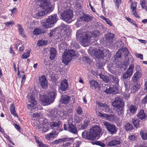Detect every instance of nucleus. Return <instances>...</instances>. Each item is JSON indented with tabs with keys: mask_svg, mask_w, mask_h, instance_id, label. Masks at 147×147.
Here are the masks:
<instances>
[{
	"mask_svg": "<svg viewBox=\"0 0 147 147\" xmlns=\"http://www.w3.org/2000/svg\"><path fill=\"white\" fill-rule=\"evenodd\" d=\"M38 5L34 8L32 15L34 18H40L52 11V7L49 0H38Z\"/></svg>",
	"mask_w": 147,
	"mask_h": 147,
	"instance_id": "1",
	"label": "nucleus"
},
{
	"mask_svg": "<svg viewBox=\"0 0 147 147\" xmlns=\"http://www.w3.org/2000/svg\"><path fill=\"white\" fill-rule=\"evenodd\" d=\"M99 34V32L98 31H95L93 33L89 32L87 33L78 30L76 33V38L80 41L82 45L86 47L96 40L95 38L98 36Z\"/></svg>",
	"mask_w": 147,
	"mask_h": 147,
	"instance_id": "2",
	"label": "nucleus"
},
{
	"mask_svg": "<svg viewBox=\"0 0 147 147\" xmlns=\"http://www.w3.org/2000/svg\"><path fill=\"white\" fill-rule=\"evenodd\" d=\"M69 3H65L63 6L58 8V14L61 16L62 19L68 23H71L72 21L73 11L70 7Z\"/></svg>",
	"mask_w": 147,
	"mask_h": 147,
	"instance_id": "3",
	"label": "nucleus"
},
{
	"mask_svg": "<svg viewBox=\"0 0 147 147\" xmlns=\"http://www.w3.org/2000/svg\"><path fill=\"white\" fill-rule=\"evenodd\" d=\"M101 132V129L98 125L92 127L88 131L85 130L82 133L83 138L90 140L96 139Z\"/></svg>",
	"mask_w": 147,
	"mask_h": 147,
	"instance_id": "4",
	"label": "nucleus"
},
{
	"mask_svg": "<svg viewBox=\"0 0 147 147\" xmlns=\"http://www.w3.org/2000/svg\"><path fill=\"white\" fill-rule=\"evenodd\" d=\"M57 95L56 90L55 89L49 90L47 95H45L43 98L41 99V103L44 106L49 105L53 103Z\"/></svg>",
	"mask_w": 147,
	"mask_h": 147,
	"instance_id": "5",
	"label": "nucleus"
},
{
	"mask_svg": "<svg viewBox=\"0 0 147 147\" xmlns=\"http://www.w3.org/2000/svg\"><path fill=\"white\" fill-rule=\"evenodd\" d=\"M77 53L73 50H66L63 55L62 61L65 64L67 65L73 58L77 57Z\"/></svg>",
	"mask_w": 147,
	"mask_h": 147,
	"instance_id": "6",
	"label": "nucleus"
},
{
	"mask_svg": "<svg viewBox=\"0 0 147 147\" xmlns=\"http://www.w3.org/2000/svg\"><path fill=\"white\" fill-rule=\"evenodd\" d=\"M123 98L121 96H118L115 97L114 100L112 102V105L116 107L119 114L120 112V114H122L123 112L122 107L121 105L123 104Z\"/></svg>",
	"mask_w": 147,
	"mask_h": 147,
	"instance_id": "7",
	"label": "nucleus"
},
{
	"mask_svg": "<svg viewBox=\"0 0 147 147\" xmlns=\"http://www.w3.org/2000/svg\"><path fill=\"white\" fill-rule=\"evenodd\" d=\"M38 122L40 124L36 127V129L42 132H46L49 130V127L47 119L44 118H40Z\"/></svg>",
	"mask_w": 147,
	"mask_h": 147,
	"instance_id": "8",
	"label": "nucleus"
},
{
	"mask_svg": "<svg viewBox=\"0 0 147 147\" xmlns=\"http://www.w3.org/2000/svg\"><path fill=\"white\" fill-rule=\"evenodd\" d=\"M57 20V15H53L49 16L46 20L45 22H43L41 23V25L45 28H49L51 27V25L56 23Z\"/></svg>",
	"mask_w": 147,
	"mask_h": 147,
	"instance_id": "9",
	"label": "nucleus"
},
{
	"mask_svg": "<svg viewBox=\"0 0 147 147\" xmlns=\"http://www.w3.org/2000/svg\"><path fill=\"white\" fill-rule=\"evenodd\" d=\"M27 98L29 103L27 104V107L29 109H33L36 108L37 103L35 100L34 96L32 93H29L27 96Z\"/></svg>",
	"mask_w": 147,
	"mask_h": 147,
	"instance_id": "10",
	"label": "nucleus"
},
{
	"mask_svg": "<svg viewBox=\"0 0 147 147\" xmlns=\"http://www.w3.org/2000/svg\"><path fill=\"white\" fill-rule=\"evenodd\" d=\"M72 112V110L71 109L65 108L61 111H58L57 116L61 119H64Z\"/></svg>",
	"mask_w": 147,
	"mask_h": 147,
	"instance_id": "11",
	"label": "nucleus"
},
{
	"mask_svg": "<svg viewBox=\"0 0 147 147\" xmlns=\"http://www.w3.org/2000/svg\"><path fill=\"white\" fill-rule=\"evenodd\" d=\"M103 124L107 130L111 134H114L117 132V128L115 125L111 124L110 123L106 121L104 122Z\"/></svg>",
	"mask_w": 147,
	"mask_h": 147,
	"instance_id": "12",
	"label": "nucleus"
},
{
	"mask_svg": "<svg viewBox=\"0 0 147 147\" xmlns=\"http://www.w3.org/2000/svg\"><path fill=\"white\" fill-rule=\"evenodd\" d=\"M49 125L52 129H56L61 131H62V124L59 121H53L51 122Z\"/></svg>",
	"mask_w": 147,
	"mask_h": 147,
	"instance_id": "13",
	"label": "nucleus"
},
{
	"mask_svg": "<svg viewBox=\"0 0 147 147\" xmlns=\"http://www.w3.org/2000/svg\"><path fill=\"white\" fill-rule=\"evenodd\" d=\"M105 87L106 89L105 90L104 92L106 93H116L118 92L117 88L113 85L106 84L105 85Z\"/></svg>",
	"mask_w": 147,
	"mask_h": 147,
	"instance_id": "14",
	"label": "nucleus"
},
{
	"mask_svg": "<svg viewBox=\"0 0 147 147\" xmlns=\"http://www.w3.org/2000/svg\"><path fill=\"white\" fill-rule=\"evenodd\" d=\"M134 69V65L133 64H131L126 72L123 75L122 78L125 79L131 76L133 73Z\"/></svg>",
	"mask_w": 147,
	"mask_h": 147,
	"instance_id": "15",
	"label": "nucleus"
},
{
	"mask_svg": "<svg viewBox=\"0 0 147 147\" xmlns=\"http://www.w3.org/2000/svg\"><path fill=\"white\" fill-rule=\"evenodd\" d=\"M72 121V119H71L69 121H68V127L67 130L69 131L74 134H76L77 133V129L76 127L73 124L71 123Z\"/></svg>",
	"mask_w": 147,
	"mask_h": 147,
	"instance_id": "16",
	"label": "nucleus"
},
{
	"mask_svg": "<svg viewBox=\"0 0 147 147\" xmlns=\"http://www.w3.org/2000/svg\"><path fill=\"white\" fill-rule=\"evenodd\" d=\"M68 87V84L67 80H63L61 82L59 89V92L61 93H63L62 92L65 91L67 89Z\"/></svg>",
	"mask_w": 147,
	"mask_h": 147,
	"instance_id": "17",
	"label": "nucleus"
},
{
	"mask_svg": "<svg viewBox=\"0 0 147 147\" xmlns=\"http://www.w3.org/2000/svg\"><path fill=\"white\" fill-rule=\"evenodd\" d=\"M99 48V47L98 48H97L95 50H94V55L98 59L102 58L103 56L105 55V53H103V52H105V51H103L102 49Z\"/></svg>",
	"mask_w": 147,
	"mask_h": 147,
	"instance_id": "18",
	"label": "nucleus"
},
{
	"mask_svg": "<svg viewBox=\"0 0 147 147\" xmlns=\"http://www.w3.org/2000/svg\"><path fill=\"white\" fill-rule=\"evenodd\" d=\"M39 83L42 88H46L47 87V83L46 78L44 76H41L39 77Z\"/></svg>",
	"mask_w": 147,
	"mask_h": 147,
	"instance_id": "19",
	"label": "nucleus"
},
{
	"mask_svg": "<svg viewBox=\"0 0 147 147\" xmlns=\"http://www.w3.org/2000/svg\"><path fill=\"white\" fill-rule=\"evenodd\" d=\"M71 100V97L69 95L64 94L61 96L60 99V102L61 103L67 104Z\"/></svg>",
	"mask_w": 147,
	"mask_h": 147,
	"instance_id": "20",
	"label": "nucleus"
},
{
	"mask_svg": "<svg viewBox=\"0 0 147 147\" xmlns=\"http://www.w3.org/2000/svg\"><path fill=\"white\" fill-rule=\"evenodd\" d=\"M137 3L135 2H132L130 6L131 11V13L136 17L138 16L136 12V9L137 7Z\"/></svg>",
	"mask_w": 147,
	"mask_h": 147,
	"instance_id": "21",
	"label": "nucleus"
},
{
	"mask_svg": "<svg viewBox=\"0 0 147 147\" xmlns=\"http://www.w3.org/2000/svg\"><path fill=\"white\" fill-rule=\"evenodd\" d=\"M93 18L92 17L90 16L88 14H84L80 17V19L84 22H88L91 21L92 20Z\"/></svg>",
	"mask_w": 147,
	"mask_h": 147,
	"instance_id": "22",
	"label": "nucleus"
},
{
	"mask_svg": "<svg viewBox=\"0 0 147 147\" xmlns=\"http://www.w3.org/2000/svg\"><path fill=\"white\" fill-rule=\"evenodd\" d=\"M121 142L119 138H117L112 140L108 143V145L110 146H113L117 145H118Z\"/></svg>",
	"mask_w": 147,
	"mask_h": 147,
	"instance_id": "23",
	"label": "nucleus"
},
{
	"mask_svg": "<svg viewBox=\"0 0 147 147\" xmlns=\"http://www.w3.org/2000/svg\"><path fill=\"white\" fill-rule=\"evenodd\" d=\"M58 134L59 132H58L53 131L47 134L46 136V138L48 140L54 139L57 137Z\"/></svg>",
	"mask_w": 147,
	"mask_h": 147,
	"instance_id": "24",
	"label": "nucleus"
},
{
	"mask_svg": "<svg viewBox=\"0 0 147 147\" xmlns=\"http://www.w3.org/2000/svg\"><path fill=\"white\" fill-rule=\"evenodd\" d=\"M142 73L141 72H136L132 78V80L134 82H136L142 76Z\"/></svg>",
	"mask_w": 147,
	"mask_h": 147,
	"instance_id": "25",
	"label": "nucleus"
},
{
	"mask_svg": "<svg viewBox=\"0 0 147 147\" xmlns=\"http://www.w3.org/2000/svg\"><path fill=\"white\" fill-rule=\"evenodd\" d=\"M106 40L107 42L111 43L114 38V34L108 33L105 35Z\"/></svg>",
	"mask_w": 147,
	"mask_h": 147,
	"instance_id": "26",
	"label": "nucleus"
},
{
	"mask_svg": "<svg viewBox=\"0 0 147 147\" xmlns=\"http://www.w3.org/2000/svg\"><path fill=\"white\" fill-rule=\"evenodd\" d=\"M90 87L92 89H95L99 87V84L96 81L94 80H92L89 81Z\"/></svg>",
	"mask_w": 147,
	"mask_h": 147,
	"instance_id": "27",
	"label": "nucleus"
},
{
	"mask_svg": "<svg viewBox=\"0 0 147 147\" xmlns=\"http://www.w3.org/2000/svg\"><path fill=\"white\" fill-rule=\"evenodd\" d=\"M98 73L99 74V76L104 81L106 82H109L110 80H111V78H110L109 77V76L111 75H109L108 77V76L104 75L102 74V72L101 73L98 72Z\"/></svg>",
	"mask_w": 147,
	"mask_h": 147,
	"instance_id": "28",
	"label": "nucleus"
},
{
	"mask_svg": "<svg viewBox=\"0 0 147 147\" xmlns=\"http://www.w3.org/2000/svg\"><path fill=\"white\" fill-rule=\"evenodd\" d=\"M56 51L53 48H50V59L52 60L55 58L56 54Z\"/></svg>",
	"mask_w": 147,
	"mask_h": 147,
	"instance_id": "29",
	"label": "nucleus"
},
{
	"mask_svg": "<svg viewBox=\"0 0 147 147\" xmlns=\"http://www.w3.org/2000/svg\"><path fill=\"white\" fill-rule=\"evenodd\" d=\"M68 140L69 139L66 138L59 139L54 141L53 142V145L58 144L62 142H67Z\"/></svg>",
	"mask_w": 147,
	"mask_h": 147,
	"instance_id": "30",
	"label": "nucleus"
},
{
	"mask_svg": "<svg viewBox=\"0 0 147 147\" xmlns=\"http://www.w3.org/2000/svg\"><path fill=\"white\" fill-rule=\"evenodd\" d=\"M138 117L141 120L145 119L146 115L144 113V111L141 110L137 114Z\"/></svg>",
	"mask_w": 147,
	"mask_h": 147,
	"instance_id": "31",
	"label": "nucleus"
},
{
	"mask_svg": "<svg viewBox=\"0 0 147 147\" xmlns=\"http://www.w3.org/2000/svg\"><path fill=\"white\" fill-rule=\"evenodd\" d=\"M45 32L43 29L39 28H36L34 29L33 32V34L35 35H38L41 33H43Z\"/></svg>",
	"mask_w": 147,
	"mask_h": 147,
	"instance_id": "32",
	"label": "nucleus"
},
{
	"mask_svg": "<svg viewBox=\"0 0 147 147\" xmlns=\"http://www.w3.org/2000/svg\"><path fill=\"white\" fill-rule=\"evenodd\" d=\"M10 111L11 113L14 117H18V115L16 113V112L15 110V106L14 105L12 104L10 105Z\"/></svg>",
	"mask_w": 147,
	"mask_h": 147,
	"instance_id": "33",
	"label": "nucleus"
},
{
	"mask_svg": "<svg viewBox=\"0 0 147 147\" xmlns=\"http://www.w3.org/2000/svg\"><path fill=\"white\" fill-rule=\"evenodd\" d=\"M117 119V116L113 114H111L109 115H107L106 120L110 121H115Z\"/></svg>",
	"mask_w": 147,
	"mask_h": 147,
	"instance_id": "34",
	"label": "nucleus"
},
{
	"mask_svg": "<svg viewBox=\"0 0 147 147\" xmlns=\"http://www.w3.org/2000/svg\"><path fill=\"white\" fill-rule=\"evenodd\" d=\"M36 22L35 21L31 22L30 20H29L27 21L26 25L28 28H32L35 26V23Z\"/></svg>",
	"mask_w": 147,
	"mask_h": 147,
	"instance_id": "35",
	"label": "nucleus"
},
{
	"mask_svg": "<svg viewBox=\"0 0 147 147\" xmlns=\"http://www.w3.org/2000/svg\"><path fill=\"white\" fill-rule=\"evenodd\" d=\"M140 134L142 139L147 140V133L145 131L142 130L140 132Z\"/></svg>",
	"mask_w": 147,
	"mask_h": 147,
	"instance_id": "36",
	"label": "nucleus"
},
{
	"mask_svg": "<svg viewBox=\"0 0 147 147\" xmlns=\"http://www.w3.org/2000/svg\"><path fill=\"white\" fill-rule=\"evenodd\" d=\"M17 26L19 34H20L22 36L24 37V29L20 24H18Z\"/></svg>",
	"mask_w": 147,
	"mask_h": 147,
	"instance_id": "37",
	"label": "nucleus"
},
{
	"mask_svg": "<svg viewBox=\"0 0 147 147\" xmlns=\"http://www.w3.org/2000/svg\"><path fill=\"white\" fill-rule=\"evenodd\" d=\"M67 44L65 42H62L58 46L59 49L61 50H66L67 48Z\"/></svg>",
	"mask_w": 147,
	"mask_h": 147,
	"instance_id": "38",
	"label": "nucleus"
},
{
	"mask_svg": "<svg viewBox=\"0 0 147 147\" xmlns=\"http://www.w3.org/2000/svg\"><path fill=\"white\" fill-rule=\"evenodd\" d=\"M125 129L127 131H130L133 129L132 125L129 123H127L125 125Z\"/></svg>",
	"mask_w": 147,
	"mask_h": 147,
	"instance_id": "39",
	"label": "nucleus"
},
{
	"mask_svg": "<svg viewBox=\"0 0 147 147\" xmlns=\"http://www.w3.org/2000/svg\"><path fill=\"white\" fill-rule=\"evenodd\" d=\"M133 123L134 126L136 128L139 127L141 123V122L138 119H136L134 121L133 120Z\"/></svg>",
	"mask_w": 147,
	"mask_h": 147,
	"instance_id": "40",
	"label": "nucleus"
},
{
	"mask_svg": "<svg viewBox=\"0 0 147 147\" xmlns=\"http://www.w3.org/2000/svg\"><path fill=\"white\" fill-rule=\"evenodd\" d=\"M57 111H56L55 110H53L50 113V116L51 119H53L54 117H57Z\"/></svg>",
	"mask_w": 147,
	"mask_h": 147,
	"instance_id": "41",
	"label": "nucleus"
},
{
	"mask_svg": "<svg viewBox=\"0 0 147 147\" xmlns=\"http://www.w3.org/2000/svg\"><path fill=\"white\" fill-rule=\"evenodd\" d=\"M30 50H28L26 53L23 54L22 55V59H26L30 55Z\"/></svg>",
	"mask_w": 147,
	"mask_h": 147,
	"instance_id": "42",
	"label": "nucleus"
},
{
	"mask_svg": "<svg viewBox=\"0 0 147 147\" xmlns=\"http://www.w3.org/2000/svg\"><path fill=\"white\" fill-rule=\"evenodd\" d=\"M47 41L45 40H41L38 41L37 42V44L39 46H42L47 44Z\"/></svg>",
	"mask_w": 147,
	"mask_h": 147,
	"instance_id": "43",
	"label": "nucleus"
},
{
	"mask_svg": "<svg viewBox=\"0 0 147 147\" xmlns=\"http://www.w3.org/2000/svg\"><path fill=\"white\" fill-rule=\"evenodd\" d=\"M139 86L137 84L134 85L131 89V92L134 93L137 91L139 89Z\"/></svg>",
	"mask_w": 147,
	"mask_h": 147,
	"instance_id": "44",
	"label": "nucleus"
},
{
	"mask_svg": "<svg viewBox=\"0 0 147 147\" xmlns=\"http://www.w3.org/2000/svg\"><path fill=\"white\" fill-rule=\"evenodd\" d=\"M129 110L131 113H135L136 111V108L135 106L131 105L129 107Z\"/></svg>",
	"mask_w": 147,
	"mask_h": 147,
	"instance_id": "45",
	"label": "nucleus"
},
{
	"mask_svg": "<svg viewBox=\"0 0 147 147\" xmlns=\"http://www.w3.org/2000/svg\"><path fill=\"white\" fill-rule=\"evenodd\" d=\"M145 0H141L140 1V5L142 8H144L147 11V6L146 5Z\"/></svg>",
	"mask_w": 147,
	"mask_h": 147,
	"instance_id": "46",
	"label": "nucleus"
},
{
	"mask_svg": "<svg viewBox=\"0 0 147 147\" xmlns=\"http://www.w3.org/2000/svg\"><path fill=\"white\" fill-rule=\"evenodd\" d=\"M97 114L98 116L102 118V119H106L107 115L106 114L102 113L99 112H98Z\"/></svg>",
	"mask_w": 147,
	"mask_h": 147,
	"instance_id": "47",
	"label": "nucleus"
},
{
	"mask_svg": "<svg viewBox=\"0 0 147 147\" xmlns=\"http://www.w3.org/2000/svg\"><path fill=\"white\" fill-rule=\"evenodd\" d=\"M32 115L33 117L36 118H39L42 117V115L40 113H33L32 114Z\"/></svg>",
	"mask_w": 147,
	"mask_h": 147,
	"instance_id": "48",
	"label": "nucleus"
},
{
	"mask_svg": "<svg viewBox=\"0 0 147 147\" xmlns=\"http://www.w3.org/2000/svg\"><path fill=\"white\" fill-rule=\"evenodd\" d=\"M109 77L110 78H111V79H113V80L114 81L115 83L117 84L119 83V80L115 77H114L113 75H111L109 76Z\"/></svg>",
	"mask_w": 147,
	"mask_h": 147,
	"instance_id": "49",
	"label": "nucleus"
},
{
	"mask_svg": "<svg viewBox=\"0 0 147 147\" xmlns=\"http://www.w3.org/2000/svg\"><path fill=\"white\" fill-rule=\"evenodd\" d=\"M4 24L7 27H11L14 24V23L13 21H10L9 22H6L4 23Z\"/></svg>",
	"mask_w": 147,
	"mask_h": 147,
	"instance_id": "50",
	"label": "nucleus"
},
{
	"mask_svg": "<svg viewBox=\"0 0 147 147\" xmlns=\"http://www.w3.org/2000/svg\"><path fill=\"white\" fill-rule=\"evenodd\" d=\"M36 141L38 144L39 147H48L47 145L44 144L41 142H40L38 139H36Z\"/></svg>",
	"mask_w": 147,
	"mask_h": 147,
	"instance_id": "51",
	"label": "nucleus"
},
{
	"mask_svg": "<svg viewBox=\"0 0 147 147\" xmlns=\"http://www.w3.org/2000/svg\"><path fill=\"white\" fill-rule=\"evenodd\" d=\"M74 119L78 123L81 121L82 118L81 117L76 115L74 116Z\"/></svg>",
	"mask_w": 147,
	"mask_h": 147,
	"instance_id": "52",
	"label": "nucleus"
},
{
	"mask_svg": "<svg viewBox=\"0 0 147 147\" xmlns=\"http://www.w3.org/2000/svg\"><path fill=\"white\" fill-rule=\"evenodd\" d=\"M82 59L83 61L86 63H89L90 61V60L88 57L86 56L83 57Z\"/></svg>",
	"mask_w": 147,
	"mask_h": 147,
	"instance_id": "53",
	"label": "nucleus"
},
{
	"mask_svg": "<svg viewBox=\"0 0 147 147\" xmlns=\"http://www.w3.org/2000/svg\"><path fill=\"white\" fill-rule=\"evenodd\" d=\"M96 144L102 147H105V144L102 142L100 141H97L96 142Z\"/></svg>",
	"mask_w": 147,
	"mask_h": 147,
	"instance_id": "54",
	"label": "nucleus"
},
{
	"mask_svg": "<svg viewBox=\"0 0 147 147\" xmlns=\"http://www.w3.org/2000/svg\"><path fill=\"white\" fill-rule=\"evenodd\" d=\"M76 111L78 114L80 115L82 113V109L80 107H78L76 109Z\"/></svg>",
	"mask_w": 147,
	"mask_h": 147,
	"instance_id": "55",
	"label": "nucleus"
},
{
	"mask_svg": "<svg viewBox=\"0 0 147 147\" xmlns=\"http://www.w3.org/2000/svg\"><path fill=\"white\" fill-rule=\"evenodd\" d=\"M102 110L105 111V112H109L110 110V109L109 107L106 104V106H105L104 109H102Z\"/></svg>",
	"mask_w": 147,
	"mask_h": 147,
	"instance_id": "56",
	"label": "nucleus"
},
{
	"mask_svg": "<svg viewBox=\"0 0 147 147\" xmlns=\"http://www.w3.org/2000/svg\"><path fill=\"white\" fill-rule=\"evenodd\" d=\"M135 55L136 57L140 58L141 60L143 59V55L142 54L136 53L135 54Z\"/></svg>",
	"mask_w": 147,
	"mask_h": 147,
	"instance_id": "57",
	"label": "nucleus"
},
{
	"mask_svg": "<svg viewBox=\"0 0 147 147\" xmlns=\"http://www.w3.org/2000/svg\"><path fill=\"white\" fill-rule=\"evenodd\" d=\"M97 104L98 106L101 108H103V109H104V107H105V106H106V104H103L100 102H98L97 103Z\"/></svg>",
	"mask_w": 147,
	"mask_h": 147,
	"instance_id": "58",
	"label": "nucleus"
},
{
	"mask_svg": "<svg viewBox=\"0 0 147 147\" xmlns=\"http://www.w3.org/2000/svg\"><path fill=\"white\" fill-rule=\"evenodd\" d=\"M123 51L124 53L125 54L127 55L129 54V52L128 49L127 48H124L123 50Z\"/></svg>",
	"mask_w": 147,
	"mask_h": 147,
	"instance_id": "59",
	"label": "nucleus"
},
{
	"mask_svg": "<svg viewBox=\"0 0 147 147\" xmlns=\"http://www.w3.org/2000/svg\"><path fill=\"white\" fill-rule=\"evenodd\" d=\"M135 70L136 72H141L142 73V70L140 68V66L139 65H137L136 66Z\"/></svg>",
	"mask_w": 147,
	"mask_h": 147,
	"instance_id": "60",
	"label": "nucleus"
},
{
	"mask_svg": "<svg viewBox=\"0 0 147 147\" xmlns=\"http://www.w3.org/2000/svg\"><path fill=\"white\" fill-rule=\"evenodd\" d=\"M71 144V143L69 142H68L63 144L61 145V146H62V147H68Z\"/></svg>",
	"mask_w": 147,
	"mask_h": 147,
	"instance_id": "61",
	"label": "nucleus"
},
{
	"mask_svg": "<svg viewBox=\"0 0 147 147\" xmlns=\"http://www.w3.org/2000/svg\"><path fill=\"white\" fill-rule=\"evenodd\" d=\"M121 0H114V1L116 5L117 8L119 7V5L121 3Z\"/></svg>",
	"mask_w": 147,
	"mask_h": 147,
	"instance_id": "62",
	"label": "nucleus"
},
{
	"mask_svg": "<svg viewBox=\"0 0 147 147\" xmlns=\"http://www.w3.org/2000/svg\"><path fill=\"white\" fill-rule=\"evenodd\" d=\"M142 102L144 104H145L147 102V95L142 100Z\"/></svg>",
	"mask_w": 147,
	"mask_h": 147,
	"instance_id": "63",
	"label": "nucleus"
},
{
	"mask_svg": "<svg viewBox=\"0 0 147 147\" xmlns=\"http://www.w3.org/2000/svg\"><path fill=\"white\" fill-rule=\"evenodd\" d=\"M105 21L108 24H109L111 26H112V24L111 21L109 19L107 18H106L105 20Z\"/></svg>",
	"mask_w": 147,
	"mask_h": 147,
	"instance_id": "64",
	"label": "nucleus"
}]
</instances>
